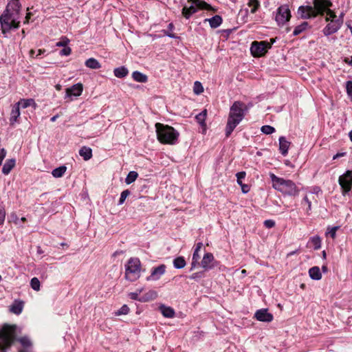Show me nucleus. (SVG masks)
<instances>
[{
	"label": "nucleus",
	"mask_w": 352,
	"mask_h": 352,
	"mask_svg": "<svg viewBox=\"0 0 352 352\" xmlns=\"http://www.w3.org/2000/svg\"><path fill=\"white\" fill-rule=\"evenodd\" d=\"M313 4L314 6H301L298 8V13L300 17L310 19L326 13V21L330 22L324 28V34L328 36L337 32L342 24V21L338 19L336 15L330 10L332 3L329 0H313Z\"/></svg>",
	"instance_id": "nucleus-1"
},
{
	"label": "nucleus",
	"mask_w": 352,
	"mask_h": 352,
	"mask_svg": "<svg viewBox=\"0 0 352 352\" xmlns=\"http://www.w3.org/2000/svg\"><path fill=\"white\" fill-rule=\"evenodd\" d=\"M21 6L19 0H11L8 3L5 11L0 16V25L3 34L12 29L19 28Z\"/></svg>",
	"instance_id": "nucleus-2"
},
{
	"label": "nucleus",
	"mask_w": 352,
	"mask_h": 352,
	"mask_svg": "<svg viewBox=\"0 0 352 352\" xmlns=\"http://www.w3.org/2000/svg\"><path fill=\"white\" fill-rule=\"evenodd\" d=\"M244 102L235 101L230 107V113L226 126V136L228 138L236 126L242 121L245 115Z\"/></svg>",
	"instance_id": "nucleus-3"
},
{
	"label": "nucleus",
	"mask_w": 352,
	"mask_h": 352,
	"mask_svg": "<svg viewBox=\"0 0 352 352\" xmlns=\"http://www.w3.org/2000/svg\"><path fill=\"white\" fill-rule=\"evenodd\" d=\"M155 128L157 140L161 143L171 145L177 143L179 133L173 126L156 123Z\"/></svg>",
	"instance_id": "nucleus-4"
},
{
	"label": "nucleus",
	"mask_w": 352,
	"mask_h": 352,
	"mask_svg": "<svg viewBox=\"0 0 352 352\" xmlns=\"http://www.w3.org/2000/svg\"><path fill=\"white\" fill-rule=\"evenodd\" d=\"M270 177L274 189L289 196H296L298 194L299 190L292 180L278 177L274 173H270Z\"/></svg>",
	"instance_id": "nucleus-5"
},
{
	"label": "nucleus",
	"mask_w": 352,
	"mask_h": 352,
	"mask_svg": "<svg viewBox=\"0 0 352 352\" xmlns=\"http://www.w3.org/2000/svg\"><path fill=\"white\" fill-rule=\"evenodd\" d=\"M141 275V262L137 257L130 258L125 264V278L131 282L137 280Z\"/></svg>",
	"instance_id": "nucleus-6"
},
{
	"label": "nucleus",
	"mask_w": 352,
	"mask_h": 352,
	"mask_svg": "<svg viewBox=\"0 0 352 352\" xmlns=\"http://www.w3.org/2000/svg\"><path fill=\"white\" fill-rule=\"evenodd\" d=\"M15 326L4 324L0 329V352H6L4 347H9L15 339Z\"/></svg>",
	"instance_id": "nucleus-7"
},
{
	"label": "nucleus",
	"mask_w": 352,
	"mask_h": 352,
	"mask_svg": "<svg viewBox=\"0 0 352 352\" xmlns=\"http://www.w3.org/2000/svg\"><path fill=\"white\" fill-rule=\"evenodd\" d=\"M274 42V39H271V42L266 41L252 42L250 47L252 54L254 57H260L265 55L267 50L272 47Z\"/></svg>",
	"instance_id": "nucleus-8"
},
{
	"label": "nucleus",
	"mask_w": 352,
	"mask_h": 352,
	"mask_svg": "<svg viewBox=\"0 0 352 352\" xmlns=\"http://www.w3.org/2000/svg\"><path fill=\"white\" fill-rule=\"evenodd\" d=\"M339 184L343 195L350 193L352 188V170H348L344 174L340 176Z\"/></svg>",
	"instance_id": "nucleus-9"
},
{
	"label": "nucleus",
	"mask_w": 352,
	"mask_h": 352,
	"mask_svg": "<svg viewBox=\"0 0 352 352\" xmlns=\"http://www.w3.org/2000/svg\"><path fill=\"white\" fill-rule=\"evenodd\" d=\"M291 18V12L287 5H282L277 9V13L275 17L276 21L278 25H283Z\"/></svg>",
	"instance_id": "nucleus-10"
},
{
	"label": "nucleus",
	"mask_w": 352,
	"mask_h": 352,
	"mask_svg": "<svg viewBox=\"0 0 352 352\" xmlns=\"http://www.w3.org/2000/svg\"><path fill=\"white\" fill-rule=\"evenodd\" d=\"M200 265L204 271H208L217 266V261L214 260L212 253L207 252L204 255Z\"/></svg>",
	"instance_id": "nucleus-11"
},
{
	"label": "nucleus",
	"mask_w": 352,
	"mask_h": 352,
	"mask_svg": "<svg viewBox=\"0 0 352 352\" xmlns=\"http://www.w3.org/2000/svg\"><path fill=\"white\" fill-rule=\"evenodd\" d=\"M166 269V266L164 264L153 267L151 270V274L146 278V280L147 281L158 280L165 274Z\"/></svg>",
	"instance_id": "nucleus-12"
},
{
	"label": "nucleus",
	"mask_w": 352,
	"mask_h": 352,
	"mask_svg": "<svg viewBox=\"0 0 352 352\" xmlns=\"http://www.w3.org/2000/svg\"><path fill=\"white\" fill-rule=\"evenodd\" d=\"M254 317L258 321L271 322L273 320V315L268 312L267 309H261L256 311Z\"/></svg>",
	"instance_id": "nucleus-13"
},
{
	"label": "nucleus",
	"mask_w": 352,
	"mask_h": 352,
	"mask_svg": "<svg viewBox=\"0 0 352 352\" xmlns=\"http://www.w3.org/2000/svg\"><path fill=\"white\" fill-rule=\"evenodd\" d=\"M83 87L81 83L74 85L71 87L66 89V94L65 98H71L72 96H79L82 94Z\"/></svg>",
	"instance_id": "nucleus-14"
},
{
	"label": "nucleus",
	"mask_w": 352,
	"mask_h": 352,
	"mask_svg": "<svg viewBox=\"0 0 352 352\" xmlns=\"http://www.w3.org/2000/svg\"><path fill=\"white\" fill-rule=\"evenodd\" d=\"M159 310L160 311L162 316L165 318H173L175 316V310L170 307L161 305L159 307Z\"/></svg>",
	"instance_id": "nucleus-15"
},
{
	"label": "nucleus",
	"mask_w": 352,
	"mask_h": 352,
	"mask_svg": "<svg viewBox=\"0 0 352 352\" xmlns=\"http://www.w3.org/2000/svg\"><path fill=\"white\" fill-rule=\"evenodd\" d=\"M157 297V292L155 290L151 289L140 296V302H146L156 299Z\"/></svg>",
	"instance_id": "nucleus-16"
},
{
	"label": "nucleus",
	"mask_w": 352,
	"mask_h": 352,
	"mask_svg": "<svg viewBox=\"0 0 352 352\" xmlns=\"http://www.w3.org/2000/svg\"><path fill=\"white\" fill-rule=\"evenodd\" d=\"M289 145L290 142L285 137L281 136L279 138V150L283 156L287 155Z\"/></svg>",
	"instance_id": "nucleus-17"
},
{
	"label": "nucleus",
	"mask_w": 352,
	"mask_h": 352,
	"mask_svg": "<svg viewBox=\"0 0 352 352\" xmlns=\"http://www.w3.org/2000/svg\"><path fill=\"white\" fill-rule=\"evenodd\" d=\"M20 116V107L16 103L12 107L10 122V124H13L15 122H16L17 118Z\"/></svg>",
	"instance_id": "nucleus-18"
},
{
	"label": "nucleus",
	"mask_w": 352,
	"mask_h": 352,
	"mask_svg": "<svg viewBox=\"0 0 352 352\" xmlns=\"http://www.w3.org/2000/svg\"><path fill=\"white\" fill-rule=\"evenodd\" d=\"M205 21H208L212 28H217L222 23V18L219 15H215L210 19H206Z\"/></svg>",
	"instance_id": "nucleus-19"
},
{
	"label": "nucleus",
	"mask_w": 352,
	"mask_h": 352,
	"mask_svg": "<svg viewBox=\"0 0 352 352\" xmlns=\"http://www.w3.org/2000/svg\"><path fill=\"white\" fill-rule=\"evenodd\" d=\"M16 160L14 159H9L4 164L2 168V173L4 175H8L12 169L14 167Z\"/></svg>",
	"instance_id": "nucleus-20"
},
{
	"label": "nucleus",
	"mask_w": 352,
	"mask_h": 352,
	"mask_svg": "<svg viewBox=\"0 0 352 352\" xmlns=\"http://www.w3.org/2000/svg\"><path fill=\"white\" fill-rule=\"evenodd\" d=\"M309 274L311 279L318 280L322 278V274L320 268L317 266L311 267L309 270Z\"/></svg>",
	"instance_id": "nucleus-21"
},
{
	"label": "nucleus",
	"mask_w": 352,
	"mask_h": 352,
	"mask_svg": "<svg viewBox=\"0 0 352 352\" xmlns=\"http://www.w3.org/2000/svg\"><path fill=\"white\" fill-rule=\"evenodd\" d=\"M79 155L87 161L92 157V150L89 147L82 146L79 151Z\"/></svg>",
	"instance_id": "nucleus-22"
},
{
	"label": "nucleus",
	"mask_w": 352,
	"mask_h": 352,
	"mask_svg": "<svg viewBox=\"0 0 352 352\" xmlns=\"http://www.w3.org/2000/svg\"><path fill=\"white\" fill-rule=\"evenodd\" d=\"M113 74L115 76H116L117 78H124L128 75L129 71L126 67H125L124 66H122L115 68L113 70Z\"/></svg>",
	"instance_id": "nucleus-23"
},
{
	"label": "nucleus",
	"mask_w": 352,
	"mask_h": 352,
	"mask_svg": "<svg viewBox=\"0 0 352 352\" xmlns=\"http://www.w3.org/2000/svg\"><path fill=\"white\" fill-rule=\"evenodd\" d=\"M132 78L138 82H146L148 80L147 76L138 71H135L132 73Z\"/></svg>",
	"instance_id": "nucleus-24"
},
{
	"label": "nucleus",
	"mask_w": 352,
	"mask_h": 352,
	"mask_svg": "<svg viewBox=\"0 0 352 352\" xmlns=\"http://www.w3.org/2000/svg\"><path fill=\"white\" fill-rule=\"evenodd\" d=\"M19 106L21 107L23 109H25L28 107L33 106L34 108L36 107V104L35 103V101L34 99L30 98V99H21L18 102H16Z\"/></svg>",
	"instance_id": "nucleus-25"
},
{
	"label": "nucleus",
	"mask_w": 352,
	"mask_h": 352,
	"mask_svg": "<svg viewBox=\"0 0 352 352\" xmlns=\"http://www.w3.org/2000/svg\"><path fill=\"white\" fill-rule=\"evenodd\" d=\"M197 9L196 7H195L194 6H190L189 8H187V7H184L183 9H182V15L186 18V19H189L193 14H195V12H197Z\"/></svg>",
	"instance_id": "nucleus-26"
},
{
	"label": "nucleus",
	"mask_w": 352,
	"mask_h": 352,
	"mask_svg": "<svg viewBox=\"0 0 352 352\" xmlns=\"http://www.w3.org/2000/svg\"><path fill=\"white\" fill-rule=\"evenodd\" d=\"M23 308V302L22 301H15L11 306L10 310L14 314H20Z\"/></svg>",
	"instance_id": "nucleus-27"
},
{
	"label": "nucleus",
	"mask_w": 352,
	"mask_h": 352,
	"mask_svg": "<svg viewBox=\"0 0 352 352\" xmlns=\"http://www.w3.org/2000/svg\"><path fill=\"white\" fill-rule=\"evenodd\" d=\"M85 64L86 67L93 69H97L101 67L100 63L94 58L87 59Z\"/></svg>",
	"instance_id": "nucleus-28"
},
{
	"label": "nucleus",
	"mask_w": 352,
	"mask_h": 352,
	"mask_svg": "<svg viewBox=\"0 0 352 352\" xmlns=\"http://www.w3.org/2000/svg\"><path fill=\"white\" fill-rule=\"evenodd\" d=\"M66 170L67 167L65 165H63L58 168H54L52 172V175L54 177L59 178L63 176Z\"/></svg>",
	"instance_id": "nucleus-29"
},
{
	"label": "nucleus",
	"mask_w": 352,
	"mask_h": 352,
	"mask_svg": "<svg viewBox=\"0 0 352 352\" xmlns=\"http://www.w3.org/2000/svg\"><path fill=\"white\" fill-rule=\"evenodd\" d=\"M173 266L176 269H182L185 267L186 263L183 256H178L173 260Z\"/></svg>",
	"instance_id": "nucleus-30"
},
{
	"label": "nucleus",
	"mask_w": 352,
	"mask_h": 352,
	"mask_svg": "<svg viewBox=\"0 0 352 352\" xmlns=\"http://www.w3.org/2000/svg\"><path fill=\"white\" fill-rule=\"evenodd\" d=\"M309 26V24L307 22H303L300 25L296 26L293 32L294 36H297L302 33L303 31H305L307 27Z\"/></svg>",
	"instance_id": "nucleus-31"
},
{
	"label": "nucleus",
	"mask_w": 352,
	"mask_h": 352,
	"mask_svg": "<svg viewBox=\"0 0 352 352\" xmlns=\"http://www.w3.org/2000/svg\"><path fill=\"white\" fill-rule=\"evenodd\" d=\"M206 115H207V111L205 109L196 116L195 118L197 120V122L200 125L204 126L206 124L205 120L206 118Z\"/></svg>",
	"instance_id": "nucleus-32"
},
{
	"label": "nucleus",
	"mask_w": 352,
	"mask_h": 352,
	"mask_svg": "<svg viewBox=\"0 0 352 352\" xmlns=\"http://www.w3.org/2000/svg\"><path fill=\"white\" fill-rule=\"evenodd\" d=\"M138 174L137 172L130 171L125 179L126 184H130L133 183L138 178Z\"/></svg>",
	"instance_id": "nucleus-33"
},
{
	"label": "nucleus",
	"mask_w": 352,
	"mask_h": 352,
	"mask_svg": "<svg viewBox=\"0 0 352 352\" xmlns=\"http://www.w3.org/2000/svg\"><path fill=\"white\" fill-rule=\"evenodd\" d=\"M339 229V226H333L330 227L329 226L327 228V232H326V236H330L332 239H334L336 235V231Z\"/></svg>",
	"instance_id": "nucleus-34"
},
{
	"label": "nucleus",
	"mask_w": 352,
	"mask_h": 352,
	"mask_svg": "<svg viewBox=\"0 0 352 352\" xmlns=\"http://www.w3.org/2000/svg\"><path fill=\"white\" fill-rule=\"evenodd\" d=\"M30 286L34 291H39L41 283L38 278L34 277L30 280Z\"/></svg>",
	"instance_id": "nucleus-35"
},
{
	"label": "nucleus",
	"mask_w": 352,
	"mask_h": 352,
	"mask_svg": "<svg viewBox=\"0 0 352 352\" xmlns=\"http://www.w3.org/2000/svg\"><path fill=\"white\" fill-rule=\"evenodd\" d=\"M205 271L197 272L192 274L188 278L190 280H199L205 276Z\"/></svg>",
	"instance_id": "nucleus-36"
},
{
	"label": "nucleus",
	"mask_w": 352,
	"mask_h": 352,
	"mask_svg": "<svg viewBox=\"0 0 352 352\" xmlns=\"http://www.w3.org/2000/svg\"><path fill=\"white\" fill-rule=\"evenodd\" d=\"M311 243L314 250H318L321 247V240L319 236H314L311 239Z\"/></svg>",
	"instance_id": "nucleus-37"
},
{
	"label": "nucleus",
	"mask_w": 352,
	"mask_h": 352,
	"mask_svg": "<svg viewBox=\"0 0 352 352\" xmlns=\"http://www.w3.org/2000/svg\"><path fill=\"white\" fill-rule=\"evenodd\" d=\"M193 3L195 4L197 7L201 9L208 10L210 8V6L206 2L200 0H193Z\"/></svg>",
	"instance_id": "nucleus-38"
},
{
	"label": "nucleus",
	"mask_w": 352,
	"mask_h": 352,
	"mask_svg": "<svg viewBox=\"0 0 352 352\" xmlns=\"http://www.w3.org/2000/svg\"><path fill=\"white\" fill-rule=\"evenodd\" d=\"M193 91L195 94L199 95L204 91V87L201 83L199 81H196L194 83Z\"/></svg>",
	"instance_id": "nucleus-39"
},
{
	"label": "nucleus",
	"mask_w": 352,
	"mask_h": 352,
	"mask_svg": "<svg viewBox=\"0 0 352 352\" xmlns=\"http://www.w3.org/2000/svg\"><path fill=\"white\" fill-rule=\"evenodd\" d=\"M129 307L126 305H122L116 313V316L126 315L129 312Z\"/></svg>",
	"instance_id": "nucleus-40"
},
{
	"label": "nucleus",
	"mask_w": 352,
	"mask_h": 352,
	"mask_svg": "<svg viewBox=\"0 0 352 352\" xmlns=\"http://www.w3.org/2000/svg\"><path fill=\"white\" fill-rule=\"evenodd\" d=\"M261 131L266 135H270L275 131V129L270 125H264L261 129Z\"/></svg>",
	"instance_id": "nucleus-41"
},
{
	"label": "nucleus",
	"mask_w": 352,
	"mask_h": 352,
	"mask_svg": "<svg viewBox=\"0 0 352 352\" xmlns=\"http://www.w3.org/2000/svg\"><path fill=\"white\" fill-rule=\"evenodd\" d=\"M131 194L129 190H124L121 192L120 197L118 201V205H122L124 204L126 197Z\"/></svg>",
	"instance_id": "nucleus-42"
},
{
	"label": "nucleus",
	"mask_w": 352,
	"mask_h": 352,
	"mask_svg": "<svg viewBox=\"0 0 352 352\" xmlns=\"http://www.w3.org/2000/svg\"><path fill=\"white\" fill-rule=\"evenodd\" d=\"M19 342L21 344V345L24 347V349L30 347L32 345V342L28 337L21 338L19 339Z\"/></svg>",
	"instance_id": "nucleus-43"
},
{
	"label": "nucleus",
	"mask_w": 352,
	"mask_h": 352,
	"mask_svg": "<svg viewBox=\"0 0 352 352\" xmlns=\"http://www.w3.org/2000/svg\"><path fill=\"white\" fill-rule=\"evenodd\" d=\"M142 292V289H137L135 292H131L129 294V296L131 299L138 300L140 302V294Z\"/></svg>",
	"instance_id": "nucleus-44"
},
{
	"label": "nucleus",
	"mask_w": 352,
	"mask_h": 352,
	"mask_svg": "<svg viewBox=\"0 0 352 352\" xmlns=\"http://www.w3.org/2000/svg\"><path fill=\"white\" fill-rule=\"evenodd\" d=\"M249 6L253 7L251 10V12L255 13L256 12V10L260 6V3L258 0H250Z\"/></svg>",
	"instance_id": "nucleus-45"
},
{
	"label": "nucleus",
	"mask_w": 352,
	"mask_h": 352,
	"mask_svg": "<svg viewBox=\"0 0 352 352\" xmlns=\"http://www.w3.org/2000/svg\"><path fill=\"white\" fill-rule=\"evenodd\" d=\"M203 246V243H197L196 245V248L194 250V252H193V254H192V258H195V259H199L200 258V256L199 254V252L200 251V250L201 249Z\"/></svg>",
	"instance_id": "nucleus-46"
},
{
	"label": "nucleus",
	"mask_w": 352,
	"mask_h": 352,
	"mask_svg": "<svg viewBox=\"0 0 352 352\" xmlns=\"http://www.w3.org/2000/svg\"><path fill=\"white\" fill-rule=\"evenodd\" d=\"M6 219V210L3 206H0V226L3 225Z\"/></svg>",
	"instance_id": "nucleus-47"
},
{
	"label": "nucleus",
	"mask_w": 352,
	"mask_h": 352,
	"mask_svg": "<svg viewBox=\"0 0 352 352\" xmlns=\"http://www.w3.org/2000/svg\"><path fill=\"white\" fill-rule=\"evenodd\" d=\"M306 204L307 206V212L309 213L311 210V201L309 199L307 196H305L302 201V204Z\"/></svg>",
	"instance_id": "nucleus-48"
},
{
	"label": "nucleus",
	"mask_w": 352,
	"mask_h": 352,
	"mask_svg": "<svg viewBox=\"0 0 352 352\" xmlns=\"http://www.w3.org/2000/svg\"><path fill=\"white\" fill-rule=\"evenodd\" d=\"M346 89L348 96L351 98L352 100V80H348L346 85Z\"/></svg>",
	"instance_id": "nucleus-49"
},
{
	"label": "nucleus",
	"mask_w": 352,
	"mask_h": 352,
	"mask_svg": "<svg viewBox=\"0 0 352 352\" xmlns=\"http://www.w3.org/2000/svg\"><path fill=\"white\" fill-rule=\"evenodd\" d=\"M69 40L66 37L61 38L60 41L56 43V46L58 47H66L69 43Z\"/></svg>",
	"instance_id": "nucleus-50"
},
{
	"label": "nucleus",
	"mask_w": 352,
	"mask_h": 352,
	"mask_svg": "<svg viewBox=\"0 0 352 352\" xmlns=\"http://www.w3.org/2000/svg\"><path fill=\"white\" fill-rule=\"evenodd\" d=\"M245 172H239L236 173V179H237V183L239 184V185H241V184L243 183L242 182V179H243L245 177Z\"/></svg>",
	"instance_id": "nucleus-51"
},
{
	"label": "nucleus",
	"mask_w": 352,
	"mask_h": 352,
	"mask_svg": "<svg viewBox=\"0 0 352 352\" xmlns=\"http://www.w3.org/2000/svg\"><path fill=\"white\" fill-rule=\"evenodd\" d=\"M72 52V50L69 47H64L63 49H62L60 51V55L61 56H69Z\"/></svg>",
	"instance_id": "nucleus-52"
},
{
	"label": "nucleus",
	"mask_w": 352,
	"mask_h": 352,
	"mask_svg": "<svg viewBox=\"0 0 352 352\" xmlns=\"http://www.w3.org/2000/svg\"><path fill=\"white\" fill-rule=\"evenodd\" d=\"M263 223L267 228H272L275 226V221L272 219L265 220Z\"/></svg>",
	"instance_id": "nucleus-53"
},
{
	"label": "nucleus",
	"mask_w": 352,
	"mask_h": 352,
	"mask_svg": "<svg viewBox=\"0 0 352 352\" xmlns=\"http://www.w3.org/2000/svg\"><path fill=\"white\" fill-rule=\"evenodd\" d=\"M6 150L5 148L0 149V166L2 164L3 160L6 156Z\"/></svg>",
	"instance_id": "nucleus-54"
},
{
	"label": "nucleus",
	"mask_w": 352,
	"mask_h": 352,
	"mask_svg": "<svg viewBox=\"0 0 352 352\" xmlns=\"http://www.w3.org/2000/svg\"><path fill=\"white\" fill-rule=\"evenodd\" d=\"M199 259H195V258H192L191 267L190 268V271H192L197 267V265L198 264H199Z\"/></svg>",
	"instance_id": "nucleus-55"
},
{
	"label": "nucleus",
	"mask_w": 352,
	"mask_h": 352,
	"mask_svg": "<svg viewBox=\"0 0 352 352\" xmlns=\"http://www.w3.org/2000/svg\"><path fill=\"white\" fill-rule=\"evenodd\" d=\"M240 186L241 187V190L243 193H248L250 190V187L248 184L242 183L241 185H240Z\"/></svg>",
	"instance_id": "nucleus-56"
},
{
	"label": "nucleus",
	"mask_w": 352,
	"mask_h": 352,
	"mask_svg": "<svg viewBox=\"0 0 352 352\" xmlns=\"http://www.w3.org/2000/svg\"><path fill=\"white\" fill-rule=\"evenodd\" d=\"M253 107V103L252 102H248V104L244 103V109H245V113L249 111L250 108Z\"/></svg>",
	"instance_id": "nucleus-57"
},
{
	"label": "nucleus",
	"mask_w": 352,
	"mask_h": 352,
	"mask_svg": "<svg viewBox=\"0 0 352 352\" xmlns=\"http://www.w3.org/2000/svg\"><path fill=\"white\" fill-rule=\"evenodd\" d=\"M346 152H339L337 154H336L333 157V160H336L337 158H339V157H343L344 155H346Z\"/></svg>",
	"instance_id": "nucleus-58"
},
{
	"label": "nucleus",
	"mask_w": 352,
	"mask_h": 352,
	"mask_svg": "<svg viewBox=\"0 0 352 352\" xmlns=\"http://www.w3.org/2000/svg\"><path fill=\"white\" fill-rule=\"evenodd\" d=\"M36 52V54L35 55V57H38L41 55L43 54L45 52V50L43 49H39Z\"/></svg>",
	"instance_id": "nucleus-59"
},
{
	"label": "nucleus",
	"mask_w": 352,
	"mask_h": 352,
	"mask_svg": "<svg viewBox=\"0 0 352 352\" xmlns=\"http://www.w3.org/2000/svg\"><path fill=\"white\" fill-rule=\"evenodd\" d=\"M30 16H31V13L30 12L27 13V14L25 16V20L24 21V23H29V20L30 19Z\"/></svg>",
	"instance_id": "nucleus-60"
},
{
	"label": "nucleus",
	"mask_w": 352,
	"mask_h": 352,
	"mask_svg": "<svg viewBox=\"0 0 352 352\" xmlns=\"http://www.w3.org/2000/svg\"><path fill=\"white\" fill-rule=\"evenodd\" d=\"M36 54V51H35L34 50H31L30 51V56L31 57H34V56H35Z\"/></svg>",
	"instance_id": "nucleus-61"
},
{
	"label": "nucleus",
	"mask_w": 352,
	"mask_h": 352,
	"mask_svg": "<svg viewBox=\"0 0 352 352\" xmlns=\"http://www.w3.org/2000/svg\"><path fill=\"white\" fill-rule=\"evenodd\" d=\"M37 253L38 254H41L43 253V251L42 250L40 246L37 247Z\"/></svg>",
	"instance_id": "nucleus-62"
},
{
	"label": "nucleus",
	"mask_w": 352,
	"mask_h": 352,
	"mask_svg": "<svg viewBox=\"0 0 352 352\" xmlns=\"http://www.w3.org/2000/svg\"><path fill=\"white\" fill-rule=\"evenodd\" d=\"M19 352H32L31 350L28 349H22L19 351Z\"/></svg>",
	"instance_id": "nucleus-63"
},
{
	"label": "nucleus",
	"mask_w": 352,
	"mask_h": 352,
	"mask_svg": "<svg viewBox=\"0 0 352 352\" xmlns=\"http://www.w3.org/2000/svg\"><path fill=\"white\" fill-rule=\"evenodd\" d=\"M58 118V115L54 116L50 118L51 122H55Z\"/></svg>",
	"instance_id": "nucleus-64"
}]
</instances>
